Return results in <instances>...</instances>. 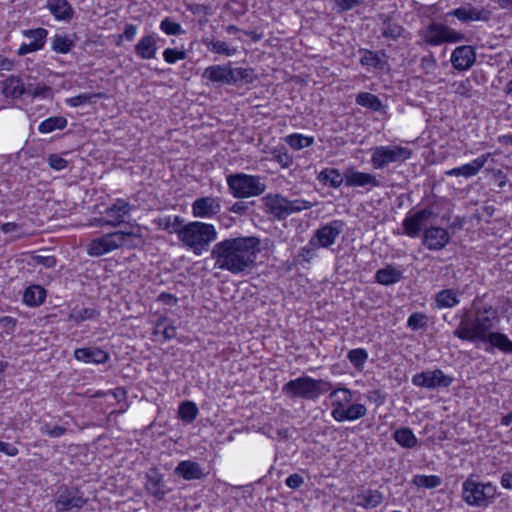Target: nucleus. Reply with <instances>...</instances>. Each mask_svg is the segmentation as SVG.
Masks as SVG:
<instances>
[{"label":"nucleus","mask_w":512,"mask_h":512,"mask_svg":"<svg viewBox=\"0 0 512 512\" xmlns=\"http://www.w3.org/2000/svg\"><path fill=\"white\" fill-rule=\"evenodd\" d=\"M41 434L50 438H59L65 435L68 429L65 426L53 425L48 422H43L39 428Z\"/></svg>","instance_id":"nucleus-48"},{"label":"nucleus","mask_w":512,"mask_h":512,"mask_svg":"<svg viewBox=\"0 0 512 512\" xmlns=\"http://www.w3.org/2000/svg\"><path fill=\"white\" fill-rule=\"evenodd\" d=\"M496 487L490 482H479L468 477L462 484V499L470 506L487 507L495 498Z\"/></svg>","instance_id":"nucleus-6"},{"label":"nucleus","mask_w":512,"mask_h":512,"mask_svg":"<svg viewBox=\"0 0 512 512\" xmlns=\"http://www.w3.org/2000/svg\"><path fill=\"white\" fill-rule=\"evenodd\" d=\"M367 414V408L361 403H350L345 409H341L339 414L335 415L337 422L355 421L363 418Z\"/></svg>","instance_id":"nucleus-33"},{"label":"nucleus","mask_w":512,"mask_h":512,"mask_svg":"<svg viewBox=\"0 0 512 512\" xmlns=\"http://www.w3.org/2000/svg\"><path fill=\"white\" fill-rule=\"evenodd\" d=\"M412 483L417 487L433 489L442 484L441 477L437 475H415Z\"/></svg>","instance_id":"nucleus-45"},{"label":"nucleus","mask_w":512,"mask_h":512,"mask_svg":"<svg viewBox=\"0 0 512 512\" xmlns=\"http://www.w3.org/2000/svg\"><path fill=\"white\" fill-rule=\"evenodd\" d=\"M174 473L187 481L200 480L205 476L200 464L191 460L179 462L174 469Z\"/></svg>","instance_id":"nucleus-28"},{"label":"nucleus","mask_w":512,"mask_h":512,"mask_svg":"<svg viewBox=\"0 0 512 512\" xmlns=\"http://www.w3.org/2000/svg\"><path fill=\"white\" fill-rule=\"evenodd\" d=\"M344 222L341 220H332L331 222L318 228L309 244L314 248H328L333 245L336 239L344 230Z\"/></svg>","instance_id":"nucleus-12"},{"label":"nucleus","mask_w":512,"mask_h":512,"mask_svg":"<svg viewBox=\"0 0 512 512\" xmlns=\"http://www.w3.org/2000/svg\"><path fill=\"white\" fill-rule=\"evenodd\" d=\"M160 29L167 35H179L183 32L181 25L169 17L161 21Z\"/></svg>","instance_id":"nucleus-52"},{"label":"nucleus","mask_w":512,"mask_h":512,"mask_svg":"<svg viewBox=\"0 0 512 512\" xmlns=\"http://www.w3.org/2000/svg\"><path fill=\"white\" fill-rule=\"evenodd\" d=\"M67 126V119L62 116H54L45 119L39 124L38 130L40 133H51L57 129H64Z\"/></svg>","instance_id":"nucleus-40"},{"label":"nucleus","mask_w":512,"mask_h":512,"mask_svg":"<svg viewBox=\"0 0 512 512\" xmlns=\"http://www.w3.org/2000/svg\"><path fill=\"white\" fill-rule=\"evenodd\" d=\"M259 245V239L252 236L227 238L217 242L210 253L214 268L233 275L249 272L256 266Z\"/></svg>","instance_id":"nucleus-1"},{"label":"nucleus","mask_w":512,"mask_h":512,"mask_svg":"<svg viewBox=\"0 0 512 512\" xmlns=\"http://www.w3.org/2000/svg\"><path fill=\"white\" fill-rule=\"evenodd\" d=\"M47 292L44 287L38 284L28 286L23 293V303L29 307H38L46 299Z\"/></svg>","instance_id":"nucleus-32"},{"label":"nucleus","mask_w":512,"mask_h":512,"mask_svg":"<svg viewBox=\"0 0 512 512\" xmlns=\"http://www.w3.org/2000/svg\"><path fill=\"white\" fill-rule=\"evenodd\" d=\"M99 312L94 308L73 309L69 314V319L75 323H81L86 320L96 319Z\"/></svg>","instance_id":"nucleus-46"},{"label":"nucleus","mask_w":512,"mask_h":512,"mask_svg":"<svg viewBox=\"0 0 512 512\" xmlns=\"http://www.w3.org/2000/svg\"><path fill=\"white\" fill-rule=\"evenodd\" d=\"M103 97L102 93H83L67 100V103L71 107H79L84 104H90L95 98Z\"/></svg>","instance_id":"nucleus-50"},{"label":"nucleus","mask_w":512,"mask_h":512,"mask_svg":"<svg viewBox=\"0 0 512 512\" xmlns=\"http://www.w3.org/2000/svg\"><path fill=\"white\" fill-rule=\"evenodd\" d=\"M74 357L85 363L103 364L108 361L109 355L98 347L78 348L74 351Z\"/></svg>","instance_id":"nucleus-27"},{"label":"nucleus","mask_w":512,"mask_h":512,"mask_svg":"<svg viewBox=\"0 0 512 512\" xmlns=\"http://www.w3.org/2000/svg\"><path fill=\"white\" fill-rule=\"evenodd\" d=\"M476 60V53L471 46L456 47L451 54V63L454 69L465 71L472 67Z\"/></svg>","instance_id":"nucleus-22"},{"label":"nucleus","mask_w":512,"mask_h":512,"mask_svg":"<svg viewBox=\"0 0 512 512\" xmlns=\"http://www.w3.org/2000/svg\"><path fill=\"white\" fill-rule=\"evenodd\" d=\"M144 488L156 501L164 500L171 491V488L165 483L164 475L156 468H151L146 472Z\"/></svg>","instance_id":"nucleus-14"},{"label":"nucleus","mask_w":512,"mask_h":512,"mask_svg":"<svg viewBox=\"0 0 512 512\" xmlns=\"http://www.w3.org/2000/svg\"><path fill=\"white\" fill-rule=\"evenodd\" d=\"M385 500V495L377 490L371 488H360L351 497V504L361 507L365 510H371L380 506Z\"/></svg>","instance_id":"nucleus-15"},{"label":"nucleus","mask_w":512,"mask_h":512,"mask_svg":"<svg viewBox=\"0 0 512 512\" xmlns=\"http://www.w3.org/2000/svg\"><path fill=\"white\" fill-rule=\"evenodd\" d=\"M137 34V26L133 24H127L125 26L124 32L120 37L125 38L128 41H131Z\"/></svg>","instance_id":"nucleus-64"},{"label":"nucleus","mask_w":512,"mask_h":512,"mask_svg":"<svg viewBox=\"0 0 512 512\" xmlns=\"http://www.w3.org/2000/svg\"><path fill=\"white\" fill-rule=\"evenodd\" d=\"M368 357L369 354L367 350L364 348H355L347 353V359L352 364V366L358 371H362L364 369Z\"/></svg>","instance_id":"nucleus-41"},{"label":"nucleus","mask_w":512,"mask_h":512,"mask_svg":"<svg viewBox=\"0 0 512 512\" xmlns=\"http://www.w3.org/2000/svg\"><path fill=\"white\" fill-rule=\"evenodd\" d=\"M23 36L30 40V43L36 47L39 46V50L44 47L48 31L45 28H36L24 30L22 32Z\"/></svg>","instance_id":"nucleus-43"},{"label":"nucleus","mask_w":512,"mask_h":512,"mask_svg":"<svg viewBox=\"0 0 512 512\" xmlns=\"http://www.w3.org/2000/svg\"><path fill=\"white\" fill-rule=\"evenodd\" d=\"M394 440L404 448H413L417 445L418 440L410 428H400L393 434Z\"/></svg>","instance_id":"nucleus-38"},{"label":"nucleus","mask_w":512,"mask_h":512,"mask_svg":"<svg viewBox=\"0 0 512 512\" xmlns=\"http://www.w3.org/2000/svg\"><path fill=\"white\" fill-rule=\"evenodd\" d=\"M405 28L399 23L393 22L389 19L383 21L381 34L384 38L390 40H397L403 36Z\"/></svg>","instance_id":"nucleus-39"},{"label":"nucleus","mask_w":512,"mask_h":512,"mask_svg":"<svg viewBox=\"0 0 512 512\" xmlns=\"http://www.w3.org/2000/svg\"><path fill=\"white\" fill-rule=\"evenodd\" d=\"M329 398L331 399V416L334 419L336 414L345 409L354 399V392L346 387H338L333 389Z\"/></svg>","instance_id":"nucleus-25"},{"label":"nucleus","mask_w":512,"mask_h":512,"mask_svg":"<svg viewBox=\"0 0 512 512\" xmlns=\"http://www.w3.org/2000/svg\"><path fill=\"white\" fill-rule=\"evenodd\" d=\"M1 91L5 98L18 99L26 94V86L21 77L10 75L1 83Z\"/></svg>","instance_id":"nucleus-26"},{"label":"nucleus","mask_w":512,"mask_h":512,"mask_svg":"<svg viewBox=\"0 0 512 512\" xmlns=\"http://www.w3.org/2000/svg\"><path fill=\"white\" fill-rule=\"evenodd\" d=\"M265 212L271 218L285 220L288 216V199L280 194H268L262 198Z\"/></svg>","instance_id":"nucleus-20"},{"label":"nucleus","mask_w":512,"mask_h":512,"mask_svg":"<svg viewBox=\"0 0 512 512\" xmlns=\"http://www.w3.org/2000/svg\"><path fill=\"white\" fill-rule=\"evenodd\" d=\"M484 343H489L504 353H512V341L506 334L491 330Z\"/></svg>","instance_id":"nucleus-36"},{"label":"nucleus","mask_w":512,"mask_h":512,"mask_svg":"<svg viewBox=\"0 0 512 512\" xmlns=\"http://www.w3.org/2000/svg\"><path fill=\"white\" fill-rule=\"evenodd\" d=\"M157 39L153 34L143 36L135 45V52L141 59H153L157 52Z\"/></svg>","instance_id":"nucleus-31"},{"label":"nucleus","mask_w":512,"mask_h":512,"mask_svg":"<svg viewBox=\"0 0 512 512\" xmlns=\"http://www.w3.org/2000/svg\"><path fill=\"white\" fill-rule=\"evenodd\" d=\"M313 142V137L303 136L301 134H290V147L293 149L309 147Z\"/></svg>","instance_id":"nucleus-54"},{"label":"nucleus","mask_w":512,"mask_h":512,"mask_svg":"<svg viewBox=\"0 0 512 512\" xmlns=\"http://www.w3.org/2000/svg\"><path fill=\"white\" fill-rule=\"evenodd\" d=\"M450 242L447 229L439 226H431L423 232V245L430 251L442 250Z\"/></svg>","instance_id":"nucleus-17"},{"label":"nucleus","mask_w":512,"mask_h":512,"mask_svg":"<svg viewBox=\"0 0 512 512\" xmlns=\"http://www.w3.org/2000/svg\"><path fill=\"white\" fill-rule=\"evenodd\" d=\"M423 41L432 46H438L446 42L456 43L463 39V36L452 28L432 22L420 32Z\"/></svg>","instance_id":"nucleus-9"},{"label":"nucleus","mask_w":512,"mask_h":512,"mask_svg":"<svg viewBox=\"0 0 512 512\" xmlns=\"http://www.w3.org/2000/svg\"><path fill=\"white\" fill-rule=\"evenodd\" d=\"M313 246L310 244L308 246L303 247L298 255L295 258L296 263H308L311 259H313L316 256V252Z\"/></svg>","instance_id":"nucleus-57"},{"label":"nucleus","mask_w":512,"mask_h":512,"mask_svg":"<svg viewBox=\"0 0 512 512\" xmlns=\"http://www.w3.org/2000/svg\"><path fill=\"white\" fill-rule=\"evenodd\" d=\"M0 452L8 456H16L18 449L13 444L0 441Z\"/></svg>","instance_id":"nucleus-63"},{"label":"nucleus","mask_w":512,"mask_h":512,"mask_svg":"<svg viewBox=\"0 0 512 512\" xmlns=\"http://www.w3.org/2000/svg\"><path fill=\"white\" fill-rule=\"evenodd\" d=\"M491 155V153L482 154L470 163L446 171V175L455 177L463 176L465 178L473 177L484 167Z\"/></svg>","instance_id":"nucleus-23"},{"label":"nucleus","mask_w":512,"mask_h":512,"mask_svg":"<svg viewBox=\"0 0 512 512\" xmlns=\"http://www.w3.org/2000/svg\"><path fill=\"white\" fill-rule=\"evenodd\" d=\"M412 156V151L399 145L376 146L371 148V165L374 169H384L393 163H402Z\"/></svg>","instance_id":"nucleus-7"},{"label":"nucleus","mask_w":512,"mask_h":512,"mask_svg":"<svg viewBox=\"0 0 512 512\" xmlns=\"http://www.w3.org/2000/svg\"><path fill=\"white\" fill-rule=\"evenodd\" d=\"M167 322L166 317H161L158 319L155 325L154 334L160 333V328L163 326V330L161 331L164 340H171L176 336V328L173 325H165Z\"/></svg>","instance_id":"nucleus-51"},{"label":"nucleus","mask_w":512,"mask_h":512,"mask_svg":"<svg viewBox=\"0 0 512 512\" xmlns=\"http://www.w3.org/2000/svg\"><path fill=\"white\" fill-rule=\"evenodd\" d=\"M448 16H454L463 23L482 21L486 22L491 17V12L484 7H477L471 4H465L459 8H456L447 14Z\"/></svg>","instance_id":"nucleus-16"},{"label":"nucleus","mask_w":512,"mask_h":512,"mask_svg":"<svg viewBox=\"0 0 512 512\" xmlns=\"http://www.w3.org/2000/svg\"><path fill=\"white\" fill-rule=\"evenodd\" d=\"M192 214L195 218H212L221 211L218 197H200L192 203Z\"/></svg>","instance_id":"nucleus-19"},{"label":"nucleus","mask_w":512,"mask_h":512,"mask_svg":"<svg viewBox=\"0 0 512 512\" xmlns=\"http://www.w3.org/2000/svg\"><path fill=\"white\" fill-rule=\"evenodd\" d=\"M234 70L225 65H212L207 67L202 77L213 83L233 84L235 83Z\"/></svg>","instance_id":"nucleus-24"},{"label":"nucleus","mask_w":512,"mask_h":512,"mask_svg":"<svg viewBox=\"0 0 512 512\" xmlns=\"http://www.w3.org/2000/svg\"><path fill=\"white\" fill-rule=\"evenodd\" d=\"M318 180L324 185L333 188L340 187L345 182L344 174L341 175L338 169L326 168L319 173Z\"/></svg>","instance_id":"nucleus-35"},{"label":"nucleus","mask_w":512,"mask_h":512,"mask_svg":"<svg viewBox=\"0 0 512 512\" xmlns=\"http://www.w3.org/2000/svg\"><path fill=\"white\" fill-rule=\"evenodd\" d=\"M412 384L426 389H440L449 387L453 378L446 375L441 369L427 370L413 375Z\"/></svg>","instance_id":"nucleus-13"},{"label":"nucleus","mask_w":512,"mask_h":512,"mask_svg":"<svg viewBox=\"0 0 512 512\" xmlns=\"http://www.w3.org/2000/svg\"><path fill=\"white\" fill-rule=\"evenodd\" d=\"M345 185L348 187H379L381 182L371 173L361 172L353 167L344 171Z\"/></svg>","instance_id":"nucleus-21"},{"label":"nucleus","mask_w":512,"mask_h":512,"mask_svg":"<svg viewBox=\"0 0 512 512\" xmlns=\"http://www.w3.org/2000/svg\"><path fill=\"white\" fill-rule=\"evenodd\" d=\"M86 502L87 499L78 489H65L55 501V510L56 512H65L72 508H82Z\"/></svg>","instance_id":"nucleus-18"},{"label":"nucleus","mask_w":512,"mask_h":512,"mask_svg":"<svg viewBox=\"0 0 512 512\" xmlns=\"http://www.w3.org/2000/svg\"><path fill=\"white\" fill-rule=\"evenodd\" d=\"M407 326L413 331L423 329L427 326V316L422 313H413L407 320Z\"/></svg>","instance_id":"nucleus-53"},{"label":"nucleus","mask_w":512,"mask_h":512,"mask_svg":"<svg viewBox=\"0 0 512 512\" xmlns=\"http://www.w3.org/2000/svg\"><path fill=\"white\" fill-rule=\"evenodd\" d=\"M202 41L209 51L216 54L230 57L235 55L237 52L235 47L229 46L225 41L217 40L214 38H204Z\"/></svg>","instance_id":"nucleus-34"},{"label":"nucleus","mask_w":512,"mask_h":512,"mask_svg":"<svg viewBox=\"0 0 512 512\" xmlns=\"http://www.w3.org/2000/svg\"><path fill=\"white\" fill-rule=\"evenodd\" d=\"M435 301L439 308H453L460 302L458 292L453 289L439 291L436 294Z\"/></svg>","instance_id":"nucleus-37"},{"label":"nucleus","mask_w":512,"mask_h":512,"mask_svg":"<svg viewBox=\"0 0 512 512\" xmlns=\"http://www.w3.org/2000/svg\"><path fill=\"white\" fill-rule=\"evenodd\" d=\"M227 185L230 193L235 198L256 197L263 194L266 190V184L263 178L244 173L229 175L227 177Z\"/></svg>","instance_id":"nucleus-5"},{"label":"nucleus","mask_w":512,"mask_h":512,"mask_svg":"<svg viewBox=\"0 0 512 512\" xmlns=\"http://www.w3.org/2000/svg\"><path fill=\"white\" fill-rule=\"evenodd\" d=\"M437 217V213L432 207H425L414 213H408L402 222L403 234L416 238L432 219Z\"/></svg>","instance_id":"nucleus-10"},{"label":"nucleus","mask_w":512,"mask_h":512,"mask_svg":"<svg viewBox=\"0 0 512 512\" xmlns=\"http://www.w3.org/2000/svg\"><path fill=\"white\" fill-rule=\"evenodd\" d=\"M498 322L496 309L491 306L476 308L474 303L473 313L468 310L461 313L460 322L453 331V335L462 341L484 343Z\"/></svg>","instance_id":"nucleus-2"},{"label":"nucleus","mask_w":512,"mask_h":512,"mask_svg":"<svg viewBox=\"0 0 512 512\" xmlns=\"http://www.w3.org/2000/svg\"><path fill=\"white\" fill-rule=\"evenodd\" d=\"M183 219L180 216H168L159 220V226L170 234H176L179 239V231H181Z\"/></svg>","instance_id":"nucleus-42"},{"label":"nucleus","mask_w":512,"mask_h":512,"mask_svg":"<svg viewBox=\"0 0 512 512\" xmlns=\"http://www.w3.org/2000/svg\"><path fill=\"white\" fill-rule=\"evenodd\" d=\"M132 205L124 199H116L103 212V217L95 218L91 225L104 227H118L125 222L126 217L130 215Z\"/></svg>","instance_id":"nucleus-8"},{"label":"nucleus","mask_w":512,"mask_h":512,"mask_svg":"<svg viewBox=\"0 0 512 512\" xmlns=\"http://www.w3.org/2000/svg\"><path fill=\"white\" fill-rule=\"evenodd\" d=\"M198 415V408L192 401H185L179 406V417L187 422H193Z\"/></svg>","instance_id":"nucleus-47"},{"label":"nucleus","mask_w":512,"mask_h":512,"mask_svg":"<svg viewBox=\"0 0 512 512\" xmlns=\"http://www.w3.org/2000/svg\"><path fill=\"white\" fill-rule=\"evenodd\" d=\"M187 57L186 52L173 48H166L163 51V58L169 64H174L177 61L184 60Z\"/></svg>","instance_id":"nucleus-55"},{"label":"nucleus","mask_w":512,"mask_h":512,"mask_svg":"<svg viewBox=\"0 0 512 512\" xmlns=\"http://www.w3.org/2000/svg\"><path fill=\"white\" fill-rule=\"evenodd\" d=\"M74 46L73 41L68 36L55 35L52 42V49L57 53H68Z\"/></svg>","instance_id":"nucleus-49"},{"label":"nucleus","mask_w":512,"mask_h":512,"mask_svg":"<svg viewBox=\"0 0 512 512\" xmlns=\"http://www.w3.org/2000/svg\"><path fill=\"white\" fill-rule=\"evenodd\" d=\"M48 164L51 168L60 171L67 167V161L57 154H51L47 158Z\"/></svg>","instance_id":"nucleus-59"},{"label":"nucleus","mask_w":512,"mask_h":512,"mask_svg":"<svg viewBox=\"0 0 512 512\" xmlns=\"http://www.w3.org/2000/svg\"><path fill=\"white\" fill-rule=\"evenodd\" d=\"M331 389V383L324 380H314L309 377H300L290 381V393L304 398L314 399L319 395L328 392Z\"/></svg>","instance_id":"nucleus-11"},{"label":"nucleus","mask_w":512,"mask_h":512,"mask_svg":"<svg viewBox=\"0 0 512 512\" xmlns=\"http://www.w3.org/2000/svg\"><path fill=\"white\" fill-rule=\"evenodd\" d=\"M356 103L374 111H379L382 107L380 99L376 95L369 92L359 93L356 97Z\"/></svg>","instance_id":"nucleus-44"},{"label":"nucleus","mask_w":512,"mask_h":512,"mask_svg":"<svg viewBox=\"0 0 512 512\" xmlns=\"http://www.w3.org/2000/svg\"><path fill=\"white\" fill-rule=\"evenodd\" d=\"M46 7L58 21L69 22L74 16V9L67 0H47Z\"/></svg>","instance_id":"nucleus-29"},{"label":"nucleus","mask_w":512,"mask_h":512,"mask_svg":"<svg viewBox=\"0 0 512 512\" xmlns=\"http://www.w3.org/2000/svg\"><path fill=\"white\" fill-rule=\"evenodd\" d=\"M218 233L213 224L191 221L182 226L179 231V241L182 246L200 256L208 250L211 243L217 239Z\"/></svg>","instance_id":"nucleus-4"},{"label":"nucleus","mask_w":512,"mask_h":512,"mask_svg":"<svg viewBox=\"0 0 512 512\" xmlns=\"http://www.w3.org/2000/svg\"><path fill=\"white\" fill-rule=\"evenodd\" d=\"M364 2L365 0H337V5L343 11H349L362 5Z\"/></svg>","instance_id":"nucleus-62"},{"label":"nucleus","mask_w":512,"mask_h":512,"mask_svg":"<svg viewBox=\"0 0 512 512\" xmlns=\"http://www.w3.org/2000/svg\"><path fill=\"white\" fill-rule=\"evenodd\" d=\"M375 281L381 285L389 286L399 282L403 278V271L395 265H386L375 273Z\"/></svg>","instance_id":"nucleus-30"},{"label":"nucleus","mask_w":512,"mask_h":512,"mask_svg":"<svg viewBox=\"0 0 512 512\" xmlns=\"http://www.w3.org/2000/svg\"><path fill=\"white\" fill-rule=\"evenodd\" d=\"M144 243L141 227L130 225V230H116L92 239L86 246L89 256L100 257L121 248H136Z\"/></svg>","instance_id":"nucleus-3"},{"label":"nucleus","mask_w":512,"mask_h":512,"mask_svg":"<svg viewBox=\"0 0 512 512\" xmlns=\"http://www.w3.org/2000/svg\"><path fill=\"white\" fill-rule=\"evenodd\" d=\"M33 261L37 265H42L46 268H52L56 265V258L54 256H33Z\"/></svg>","instance_id":"nucleus-61"},{"label":"nucleus","mask_w":512,"mask_h":512,"mask_svg":"<svg viewBox=\"0 0 512 512\" xmlns=\"http://www.w3.org/2000/svg\"><path fill=\"white\" fill-rule=\"evenodd\" d=\"M312 207V203L305 200L290 199V214L294 212H300L302 210H306Z\"/></svg>","instance_id":"nucleus-60"},{"label":"nucleus","mask_w":512,"mask_h":512,"mask_svg":"<svg viewBox=\"0 0 512 512\" xmlns=\"http://www.w3.org/2000/svg\"><path fill=\"white\" fill-rule=\"evenodd\" d=\"M51 88L47 85L32 87V85H29L26 87V95H29L33 98L41 97L46 98L50 95Z\"/></svg>","instance_id":"nucleus-58"},{"label":"nucleus","mask_w":512,"mask_h":512,"mask_svg":"<svg viewBox=\"0 0 512 512\" xmlns=\"http://www.w3.org/2000/svg\"><path fill=\"white\" fill-rule=\"evenodd\" d=\"M362 57L360 58V63L363 66L367 67H378L380 64V58L377 53L370 50H362Z\"/></svg>","instance_id":"nucleus-56"}]
</instances>
